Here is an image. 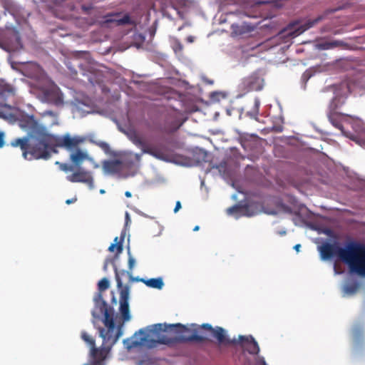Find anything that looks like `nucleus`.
I'll return each mask as SVG.
<instances>
[{
  "label": "nucleus",
  "mask_w": 365,
  "mask_h": 365,
  "mask_svg": "<svg viewBox=\"0 0 365 365\" xmlns=\"http://www.w3.org/2000/svg\"><path fill=\"white\" fill-rule=\"evenodd\" d=\"M105 360H90V364H86L84 365H105Z\"/></svg>",
  "instance_id": "obj_33"
},
{
  "label": "nucleus",
  "mask_w": 365,
  "mask_h": 365,
  "mask_svg": "<svg viewBox=\"0 0 365 365\" xmlns=\"http://www.w3.org/2000/svg\"><path fill=\"white\" fill-rule=\"evenodd\" d=\"M100 193H101V194H104V193H105V190H103V189H101V190H100Z\"/></svg>",
  "instance_id": "obj_46"
},
{
  "label": "nucleus",
  "mask_w": 365,
  "mask_h": 365,
  "mask_svg": "<svg viewBox=\"0 0 365 365\" xmlns=\"http://www.w3.org/2000/svg\"><path fill=\"white\" fill-rule=\"evenodd\" d=\"M19 125L28 131V135L15 139L11 144L13 147H20L22 156L26 160H48L53 153H58V148H63L71 153L79 149L78 145L85 141V138L80 135L51 134L46 127L38 124L33 115L23 117Z\"/></svg>",
  "instance_id": "obj_1"
},
{
  "label": "nucleus",
  "mask_w": 365,
  "mask_h": 365,
  "mask_svg": "<svg viewBox=\"0 0 365 365\" xmlns=\"http://www.w3.org/2000/svg\"><path fill=\"white\" fill-rule=\"evenodd\" d=\"M110 287V282L108 281V279L106 277L103 278L102 279H101L98 283V292L96 294L94 298L98 294H102V292L108 289ZM103 297V295H101ZM102 299H103V298L102 297Z\"/></svg>",
  "instance_id": "obj_26"
},
{
  "label": "nucleus",
  "mask_w": 365,
  "mask_h": 365,
  "mask_svg": "<svg viewBox=\"0 0 365 365\" xmlns=\"http://www.w3.org/2000/svg\"><path fill=\"white\" fill-rule=\"evenodd\" d=\"M279 234L280 235H285V234H286V231H285V230L281 231V232H279Z\"/></svg>",
  "instance_id": "obj_44"
},
{
  "label": "nucleus",
  "mask_w": 365,
  "mask_h": 365,
  "mask_svg": "<svg viewBox=\"0 0 365 365\" xmlns=\"http://www.w3.org/2000/svg\"><path fill=\"white\" fill-rule=\"evenodd\" d=\"M202 329H205L211 332L212 336L217 339L220 344H235L237 343L236 339L230 340L227 338L225 330L220 327H216L213 329L210 324H203Z\"/></svg>",
  "instance_id": "obj_12"
},
{
  "label": "nucleus",
  "mask_w": 365,
  "mask_h": 365,
  "mask_svg": "<svg viewBox=\"0 0 365 365\" xmlns=\"http://www.w3.org/2000/svg\"><path fill=\"white\" fill-rule=\"evenodd\" d=\"M76 201V198L68 199L66 201V203L69 205Z\"/></svg>",
  "instance_id": "obj_38"
},
{
  "label": "nucleus",
  "mask_w": 365,
  "mask_h": 365,
  "mask_svg": "<svg viewBox=\"0 0 365 365\" xmlns=\"http://www.w3.org/2000/svg\"><path fill=\"white\" fill-rule=\"evenodd\" d=\"M107 267H108V262H106L105 264H104V266H103V269L104 270H106L107 269Z\"/></svg>",
  "instance_id": "obj_43"
},
{
  "label": "nucleus",
  "mask_w": 365,
  "mask_h": 365,
  "mask_svg": "<svg viewBox=\"0 0 365 365\" xmlns=\"http://www.w3.org/2000/svg\"><path fill=\"white\" fill-rule=\"evenodd\" d=\"M301 247V245L299 244H297L294 247V249L297 251V252H299V248Z\"/></svg>",
  "instance_id": "obj_40"
},
{
  "label": "nucleus",
  "mask_w": 365,
  "mask_h": 365,
  "mask_svg": "<svg viewBox=\"0 0 365 365\" xmlns=\"http://www.w3.org/2000/svg\"><path fill=\"white\" fill-rule=\"evenodd\" d=\"M199 226L198 225H196L194 229H193V231H197L199 230Z\"/></svg>",
  "instance_id": "obj_45"
},
{
  "label": "nucleus",
  "mask_w": 365,
  "mask_h": 365,
  "mask_svg": "<svg viewBox=\"0 0 365 365\" xmlns=\"http://www.w3.org/2000/svg\"><path fill=\"white\" fill-rule=\"evenodd\" d=\"M25 75L37 80L36 86L41 91L42 101L61 106L63 104V95L59 88L44 73L42 68L36 63H29Z\"/></svg>",
  "instance_id": "obj_5"
},
{
  "label": "nucleus",
  "mask_w": 365,
  "mask_h": 365,
  "mask_svg": "<svg viewBox=\"0 0 365 365\" xmlns=\"http://www.w3.org/2000/svg\"><path fill=\"white\" fill-rule=\"evenodd\" d=\"M192 334L187 337L182 336H181L182 340L186 341H201L205 339V337L198 334V331L197 329H193L192 331Z\"/></svg>",
  "instance_id": "obj_27"
},
{
  "label": "nucleus",
  "mask_w": 365,
  "mask_h": 365,
  "mask_svg": "<svg viewBox=\"0 0 365 365\" xmlns=\"http://www.w3.org/2000/svg\"><path fill=\"white\" fill-rule=\"evenodd\" d=\"M337 106H338L332 104L331 106L328 107L327 117L329 122L333 125V126L343 131L341 120L343 118L344 115L341 113L337 111Z\"/></svg>",
  "instance_id": "obj_13"
},
{
  "label": "nucleus",
  "mask_w": 365,
  "mask_h": 365,
  "mask_svg": "<svg viewBox=\"0 0 365 365\" xmlns=\"http://www.w3.org/2000/svg\"><path fill=\"white\" fill-rule=\"evenodd\" d=\"M114 271L115 275V279L117 282L118 288L120 289V307L119 312L122 315L123 322H128L130 318V314L129 310V287H123L122 277L126 274L132 277V273L129 271L121 270L118 271L116 266H114Z\"/></svg>",
  "instance_id": "obj_8"
},
{
  "label": "nucleus",
  "mask_w": 365,
  "mask_h": 365,
  "mask_svg": "<svg viewBox=\"0 0 365 365\" xmlns=\"http://www.w3.org/2000/svg\"><path fill=\"white\" fill-rule=\"evenodd\" d=\"M237 342L242 344L245 349L250 354H257L259 351L258 344L252 336H246L240 335L239 340L237 341Z\"/></svg>",
  "instance_id": "obj_15"
},
{
  "label": "nucleus",
  "mask_w": 365,
  "mask_h": 365,
  "mask_svg": "<svg viewBox=\"0 0 365 365\" xmlns=\"http://www.w3.org/2000/svg\"><path fill=\"white\" fill-rule=\"evenodd\" d=\"M4 133L3 132H0V148H3L4 145Z\"/></svg>",
  "instance_id": "obj_34"
},
{
  "label": "nucleus",
  "mask_w": 365,
  "mask_h": 365,
  "mask_svg": "<svg viewBox=\"0 0 365 365\" xmlns=\"http://www.w3.org/2000/svg\"><path fill=\"white\" fill-rule=\"evenodd\" d=\"M6 36L9 39V46L10 47V50L15 51L22 48L23 45L21 41V37L19 33L16 30L9 31Z\"/></svg>",
  "instance_id": "obj_17"
},
{
  "label": "nucleus",
  "mask_w": 365,
  "mask_h": 365,
  "mask_svg": "<svg viewBox=\"0 0 365 365\" xmlns=\"http://www.w3.org/2000/svg\"><path fill=\"white\" fill-rule=\"evenodd\" d=\"M231 29L232 34L233 36H240L252 30V29L246 24H233L231 26Z\"/></svg>",
  "instance_id": "obj_20"
},
{
  "label": "nucleus",
  "mask_w": 365,
  "mask_h": 365,
  "mask_svg": "<svg viewBox=\"0 0 365 365\" xmlns=\"http://www.w3.org/2000/svg\"><path fill=\"white\" fill-rule=\"evenodd\" d=\"M322 260H327L335 255L347 265L350 269L361 276H365V245L358 242H346L343 247L325 242L318 247Z\"/></svg>",
  "instance_id": "obj_3"
},
{
  "label": "nucleus",
  "mask_w": 365,
  "mask_h": 365,
  "mask_svg": "<svg viewBox=\"0 0 365 365\" xmlns=\"http://www.w3.org/2000/svg\"><path fill=\"white\" fill-rule=\"evenodd\" d=\"M227 212L228 215H234L237 214L239 216H247V217H252L255 215H257V212L253 211L252 206H247V207H242L239 205H235L231 207H229L227 210Z\"/></svg>",
  "instance_id": "obj_16"
},
{
  "label": "nucleus",
  "mask_w": 365,
  "mask_h": 365,
  "mask_svg": "<svg viewBox=\"0 0 365 365\" xmlns=\"http://www.w3.org/2000/svg\"><path fill=\"white\" fill-rule=\"evenodd\" d=\"M259 106H260V101L259 98H256L255 99V105H254V108H253V111L252 113L248 112V115H250V116H252L253 118H256V116L258 115Z\"/></svg>",
  "instance_id": "obj_28"
},
{
  "label": "nucleus",
  "mask_w": 365,
  "mask_h": 365,
  "mask_svg": "<svg viewBox=\"0 0 365 365\" xmlns=\"http://www.w3.org/2000/svg\"><path fill=\"white\" fill-rule=\"evenodd\" d=\"M93 324L95 325L96 322H95V320L93 319Z\"/></svg>",
  "instance_id": "obj_50"
},
{
  "label": "nucleus",
  "mask_w": 365,
  "mask_h": 365,
  "mask_svg": "<svg viewBox=\"0 0 365 365\" xmlns=\"http://www.w3.org/2000/svg\"><path fill=\"white\" fill-rule=\"evenodd\" d=\"M90 162L93 164V166L94 168H99V165L97 163H96L93 159V161H90Z\"/></svg>",
  "instance_id": "obj_39"
},
{
  "label": "nucleus",
  "mask_w": 365,
  "mask_h": 365,
  "mask_svg": "<svg viewBox=\"0 0 365 365\" xmlns=\"http://www.w3.org/2000/svg\"><path fill=\"white\" fill-rule=\"evenodd\" d=\"M186 40L188 43H192L195 41V37L192 36H189L187 37Z\"/></svg>",
  "instance_id": "obj_37"
},
{
  "label": "nucleus",
  "mask_w": 365,
  "mask_h": 365,
  "mask_svg": "<svg viewBox=\"0 0 365 365\" xmlns=\"http://www.w3.org/2000/svg\"><path fill=\"white\" fill-rule=\"evenodd\" d=\"M331 90L333 91L334 96L329 106H331L332 104L339 106H337L338 110L345 103L349 88L346 83H343L338 87L334 86L331 88Z\"/></svg>",
  "instance_id": "obj_11"
},
{
  "label": "nucleus",
  "mask_w": 365,
  "mask_h": 365,
  "mask_svg": "<svg viewBox=\"0 0 365 365\" xmlns=\"http://www.w3.org/2000/svg\"><path fill=\"white\" fill-rule=\"evenodd\" d=\"M208 83L212 84V81H208Z\"/></svg>",
  "instance_id": "obj_48"
},
{
  "label": "nucleus",
  "mask_w": 365,
  "mask_h": 365,
  "mask_svg": "<svg viewBox=\"0 0 365 365\" xmlns=\"http://www.w3.org/2000/svg\"><path fill=\"white\" fill-rule=\"evenodd\" d=\"M334 271H335V274H339V272H338L336 271V266H335V265H334Z\"/></svg>",
  "instance_id": "obj_47"
},
{
  "label": "nucleus",
  "mask_w": 365,
  "mask_h": 365,
  "mask_svg": "<svg viewBox=\"0 0 365 365\" xmlns=\"http://www.w3.org/2000/svg\"><path fill=\"white\" fill-rule=\"evenodd\" d=\"M167 327L165 324H157L152 328L141 329L133 335L132 339H124L123 344L128 349L137 346L153 348L158 344L172 346L176 342V339L162 333V331H166Z\"/></svg>",
  "instance_id": "obj_6"
},
{
  "label": "nucleus",
  "mask_w": 365,
  "mask_h": 365,
  "mask_svg": "<svg viewBox=\"0 0 365 365\" xmlns=\"http://www.w3.org/2000/svg\"><path fill=\"white\" fill-rule=\"evenodd\" d=\"M140 281L143 282L147 287L161 289L163 287L164 283L161 277L151 278L149 279H141Z\"/></svg>",
  "instance_id": "obj_22"
},
{
  "label": "nucleus",
  "mask_w": 365,
  "mask_h": 365,
  "mask_svg": "<svg viewBox=\"0 0 365 365\" xmlns=\"http://www.w3.org/2000/svg\"><path fill=\"white\" fill-rule=\"evenodd\" d=\"M14 94L12 88L0 86V117L9 118L11 114L9 112L12 109L11 106L4 103L6 99Z\"/></svg>",
  "instance_id": "obj_10"
},
{
  "label": "nucleus",
  "mask_w": 365,
  "mask_h": 365,
  "mask_svg": "<svg viewBox=\"0 0 365 365\" xmlns=\"http://www.w3.org/2000/svg\"><path fill=\"white\" fill-rule=\"evenodd\" d=\"M93 318L96 319H100L101 315L103 317L102 321L105 327L98 328L103 344L100 348H96L95 340L86 331L81 333V338L91 346L90 360H106L112 347L123 334V324L115 325L114 310L102 299L101 294L93 298Z\"/></svg>",
  "instance_id": "obj_2"
},
{
  "label": "nucleus",
  "mask_w": 365,
  "mask_h": 365,
  "mask_svg": "<svg viewBox=\"0 0 365 365\" xmlns=\"http://www.w3.org/2000/svg\"><path fill=\"white\" fill-rule=\"evenodd\" d=\"M172 46L175 53L180 52L183 48L182 43L178 39L173 41Z\"/></svg>",
  "instance_id": "obj_30"
},
{
  "label": "nucleus",
  "mask_w": 365,
  "mask_h": 365,
  "mask_svg": "<svg viewBox=\"0 0 365 365\" xmlns=\"http://www.w3.org/2000/svg\"><path fill=\"white\" fill-rule=\"evenodd\" d=\"M72 165L65 163L56 162L59 168L65 172L74 171L72 174L66 176V180L71 182H82L88 185L89 189L94 188V179L90 171L81 168L83 162L85 160L93 161V158L89 156L88 153L81 148L71 153L69 156Z\"/></svg>",
  "instance_id": "obj_7"
},
{
  "label": "nucleus",
  "mask_w": 365,
  "mask_h": 365,
  "mask_svg": "<svg viewBox=\"0 0 365 365\" xmlns=\"http://www.w3.org/2000/svg\"><path fill=\"white\" fill-rule=\"evenodd\" d=\"M242 86L247 91H259L263 87V79L259 76L253 74L244 79Z\"/></svg>",
  "instance_id": "obj_14"
},
{
  "label": "nucleus",
  "mask_w": 365,
  "mask_h": 365,
  "mask_svg": "<svg viewBox=\"0 0 365 365\" xmlns=\"http://www.w3.org/2000/svg\"><path fill=\"white\" fill-rule=\"evenodd\" d=\"M128 139L142 151L141 154L135 153L132 151L125 152L121 158V163L123 168L135 169L139 168L141 156L143 154H148L153 158L168 162L169 156L167 153L168 148L160 143L157 145H148L135 130H130L127 133Z\"/></svg>",
  "instance_id": "obj_4"
},
{
  "label": "nucleus",
  "mask_w": 365,
  "mask_h": 365,
  "mask_svg": "<svg viewBox=\"0 0 365 365\" xmlns=\"http://www.w3.org/2000/svg\"><path fill=\"white\" fill-rule=\"evenodd\" d=\"M169 327H172V328H174V327L178 328V329L177 330V331L180 334H182L184 332L190 331V329H187L185 326L181 324L180 323L175 324H170Z\"/></svg>",
  "instance_id": "obj_29"
},
{
  "label": "nucleus",
  "mask_w": 365,
  "mask_h": 365,
  "mask_svg": "<svg viewBox=\"0 0 365 365\" xmlns=\"http://www.w3.org/2000/svg\"><path fill=\"white\" fill-rule=\"evenodd\" d=\"M354 331H355V334L356 335V334H357L358 331H357L356 329H355Z\"/></svg>",
  "instance_id": "obj_49"
},
{
  "label": "nucleus",
  "mask_w": 365,
  "mask_h": 365,
  "mask_svg": "<svg viewBox=\"0 0 365 365\" xmlns=\"http://www.w3.org/2000/svg\"><path fill=\"white\" fill-rule=\"evenodd\" d=\"M80 72L81 73L87 78L88 81L95 85L101 81V73L96 68V66L93 63H88L86 65L80 64Z\"/></svg>",
  "instance_id": "obj_9"
},
{
  "label": "nucleus",
  "mask_w": 365,
  "mask_h": 365,
  "mask_svg": "<svg viewBox=\"0 0 365 365\" xmlns=\"http://www.w3.org/2000/svg\"><path fill=\"white\" fill-rule=\"evenodd\" d=\"M124 235H121L120 240H118V237H115L114 243L110 245L108 250L110 252H114L115 249H116L118 254L121 253L123 251V242L124 241Z\"/></svg>",
  "instance_id": "obj_23"
},
{
  "label": "nucleus",
  "mask_w": 365,
  "mask_h": 365,
  "mask_svg": "<svg viewBox=\"0 0 365 365\" xmlns=\"http://www.w3.org/2000/svg\"><path fill=\"white\" fill-rule=\"evenodd\" d=\"M181 208V203L180 201L176 202L175 207L174 208V212H177Z\"/></svg>",
  "instance_id": "obj_36"
},
{
  "label": "nucleus",
  "mask_w": 365,
  "mask_h": 365,
  "mask_svg": "<svg viewBox=\"0 0 365 365\" xmlns=\"http://www.w3.org/2000/svg\"><path fill=\"white\" fill-rule=\"evenodd\" d=\"M343 44V42L341 41L334 40V41H324L319 42L317 44V48L319 50H329L332 49L334 48L340 46Z\"/></svg>",
  "instance_id": "obj_21"
},
{
  "label": "nucleus",
  "mask_w": 365,
  "mask_h": 365,
  "mask_svg": "<svg viewBox=\"0 0 365 365\" xmlns=\"http://www.w3.org/2000/svg\"><path fill=\"white\" fill-rule=\"evenodd\" d=\"M106 153H110V145L104 142V141H99L96 143Z\"/></svg>",
  "instance_id": "obj_32"
},
{
  "label": "nucleus",
  "mask_w": 365,
  "mask_h": 365,
  "mask_svg": "<svg viewBox=\"0 0 365 365\" xmlns=\"http://www.w3.org/2000/svg\"><path fill=\"white\" fill-rule=\"evenodd\" d=\"M125 195L127 197H131V192H129V191H126L125 192Z\"/></svg>",
  "instance_id": "obj_41"
},
{
  "label": "nucleus",
  "mask_w": 365,
  "mask_h": 365,
  "mask_svg": "<svg viewBox=\"0 0 365 365\" xmlns=\"http://www.w3.org/2000/svg\"><path fill=\"white\" fill-rule=\"evenodd\" d=\"M128 268H129V272L132 273L133 269V267L135 266V260L132 257L130 250H128Z\"/></svg>",
  "instance_id": "obj_31"
},
{
  "label": "nucleus",
  "mask_w": 365,
  "mask_h": 365,
  "mask_svg": "<svg viewBox=\"0 0 365 365\" xmlns=\"http://www.w3.org/2000/svg\"><path fill=\"white\" fill-rule=\"evenodd\" d=\"M104 172L107 174L120 173L123 168L120 160H106L103 163Z\"/></svg>",
  "instance_id": "obj_18"
},
{
  "label": "nucleus",
  "mask_w": 365,
  "mask_h": 365,
  "mask_svg": "<svg viewBox=\"0 0 365 365\" xmlns=\"http://www.w3.org/2000/svg\"><path fill=\"white\" fill-rule=\"evenodd\" d=\"M323 19V16H319L314 19L307 20L304 24L301 25L299 32L302 33L309 29L313 27L315 24L321 21Z\"/></svg>",
  "instance_id": "obj_24"
},
{
  "label": "nucleus",
  "mask_w": 365,
  "mask_h": 365,
  "mask_svg": "<svg viewBox=\"0 0 365 365\" xmlns=\"http://www.w3.org/2000/svg\"><path fill=\"white\" fill-rule=\"evenodd\" d=\"M358 287L359 285L356 282L345 285L343 288L344 296L352 295L355 294L358 289Z\"/></svg>",
  "instance_id": "obj_25"
},
{
  "label": "nucleus",
  "mask_w": 365,
  "mask_h": 365,
  "mask_svg": "<svg viewBox=\"0 0 365 365\" xmlns=\"http://www.w3.org/2000/svg\"><path fill=\"white\" fill-rule=\"evenodd\" d=\"M82 9L86 12V13H88L91 9H92V6L91 5H89V6H86V5H83L81 6Z\"/></svg>",
  "instance_id": "obj_35"
},
{
  "label": "nucleus",
  "mask_w": 365,
  "mask_h": 365,
  "mask_svg": "<svg viewBox=\"0 0 365 365\" xmlns=\"http://www.w3.org/2000/svg\"><path fill=\"white\" fill-rule=\"evenodd\" d=\"M125 220H126V223H128V222L130 220L128 212L125 213Z\"/></svg>",
  "instance_id": "obj_42"
},
{
  "label": "nucleus",
  "mask_w": 365,
  "mask_h": 365,
  "mask_svg": "<svg viewBox=\"0 0 365 365\" xmlns=\"http://www.w3.org/2000/svg\"><path fill=\"white\" fill-rule=\"evenodd\" d=\"M107 22L115 23L116 25L134 24V21L131 20L128 14H125L120 17L118 15H112L106 20Z\"/></svg>",
  "instance_id": "obj_19"
}]
</instances>
